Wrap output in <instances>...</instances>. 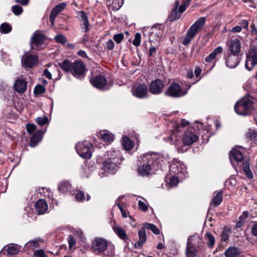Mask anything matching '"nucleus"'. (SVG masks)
I'll return each mask as SVG.
<instances>
[{
	"label": "nucleus",
	"mask_w": 257,
	"mask_h": 257,
	"mask_svg": "<svg viewBox=\"0 0 257 257\" xmlns=\"http://www.w3.org/2000/svg\"><path fill=\"white\" fill-rule=\"evenodd\" d=\"M170 162V159L168 155L164 156L154 153H147L143 156L137 172L142 176H147L152 172L159 169L163 170Z\"/></svg>",
	"instance_id": "obj_1"
},
{
	"label": "nucleus",
	"mask_w": 257,
	"mask_h": 257,
	"mask_svg": "<svg viewBox=\"0 0 257 257\" xmlns=\"http://www.w3.org/2000/svg\"><path fill=\"white\" fill-rule=\"evenodd\" d=\"M119 155L117 151H109L105 153L103 157L98 159L97 162L100 165L102 177L107 173H114L117 170L119 163Z\"/></svg>",
	"instance_id": "obj_2"
},
{
	"label": "nucleus",
	"mask_w": 257,
	"mask_h": 257,
	"mask_svg": "<svg viewBox=\"0 0 257 257\" xmlns=\"http://www.w3.org/2000/svg\"><path fill=\"white\" fill-rule=\"evenodd\" d=\"M198 139V137L193 133V129L189 128L187 131L184 132L183 134L176 135L173 140L171 144L175 146L176 149L179 151L182 152V146L184 145H190L195 142Z\"/></svg>",
	"instance_id": "obj_3"
},
{
	"label": "nucleus",
	"mask_w": 257,
	"mask_h": 257,
	"mask_svg": "<svg viewBox=\"0 0 257 257\" xmlns=\"http://www.w3.org/2000/svg\"><path fill=\"white\" fill-rule=\"evenodd\" d=\"M108 247H111V251L106 255L111 256L114 254V246L113 245H111V243H109L105 238L96 237L91 243V249L94 253L98 254L104 253Z\"/></svg>",
	"instance_id": "obj_4"
},
{
	"label": "nucleus",
	"mask_w": 257,
	"mask_h": 257,
	"mask_svg": "<svg viewBox=\"0 0 257 257\" xmlns=\"http://www.w3.org/2000/svg\"><path fill=\"white\" fill-rule=\"evenodd\" d=\"M206 22L205 17H200L188 29L186 37L183 40V44L187 45L189 44L197 32L201 30L205 25Z\"/></svg>",
	"instance_id": "obj_5"
},
{
	"label": "nucleus",
	"mask_w": 257,
	"mask_h": 257,
	"mask_svg": "<svg viewBox=\"0 0 257 257\" xmlns=\"http://www.w3.org/2000/svg\"><path fill=\"white\" fill-rule=\"evenodd\" d=\"M252 107V100L247 98H242L236 103L234 110L237 114L245 116L249 114Z\"/></svg>",
	"instance_id": "obj_6"
},
{
	"label": "nucleus",
	"mask_w": 257,
	"mask_h": 257,
	"mask_svg": "<svg viewBox=\"0 0 257 257\" xmlns=\"http://www.w3.org/2000/svg\"><path fill=\"white\" fill-rule=\"evenodd\" d=\"M200 240L197 234L190 235L188 237L186 248V254L187 257H196L197 249L196 245Z\"/></svg>",
	"instance_id": "obj_7"
},
{
	"label": "nucleus",
	"mask_w": 257,
	"mask_h": 257,
	"mask_svg": "<svg viewBox=\"0 0 257 257\" xmlns=\"http://www.w3.org/2000/svg\"><path fill=\"white\" fill-rule=\"evenodd\" d=\"M92 145L88 141L78 143L75 149L78 155L83 158L89 159L92 156Z\"/></svg>",
	"instance_id": "obj_8"
},
{
	"label": "nucleus",
	"mask_w": 257,
	"mask_h": 257,
	"mask_svg": "<svg viewBox=\"0 0 257 257\" xmlns=\"http://www.w3.org/2000/svg\"><path fill=\"white\" fill-rule=\"evenodd\" d=\"M170 171L174 175L177 176L180 179H184L187 174V167L180 161H176L170 166Z\"/></svg>",
	"instance_id": "obj_9"
},
{
	"label": "nucleus",
	"mask_w": 257,
	"mask_h": 257,
	"mask_svg": "<svg viewBox=\"0 0 257 257\" xmlns=\"http://www.w3.org/2000/svg\"><path fill=\"white\" fill-rule=\"evenodd\" d=\"M189 124V122L184 119L181 120L180 124H176L172 132V134L167 138H164V140L167 143H172L176 135L181 134L182 135L185 132L184 127Z\"/></svg>",
	"instance_id": "obj_10"
},
{
	"label": "nucleus",
	"mask_w": 257,
	"mask_h": 257,
	"mask_svg": "<svg viewBox=\"0 0 257 257\" xmlns=\"http://www.w3.org/2000/svg\"><path fill=\"white\" fill-rule=\"evenodd\" d=\"M187 91H183L181 86L176 83L171 84L165 92L166 95L172 97H181L185 95Z\"/></svg>",
	"instance_id": "obj_11"
},
{
	"label": "nucleus",
	"mask_w": 257,
	"mask_h": 257,
	"mask_svg": "<svg viewBox=\"0 0 257 257\" xmlns=\"http://www.w3.org/2000/svg\"><path fill=\"white\" fill-rule=\"evenodd\" d=\"M85 67L81 61H76L73 63L71 73L76 78L82 79L85 77Z\"/></svg>",
	"instance_id": "obj_12"
},
{
	"label": "nucleus",
	"mask_w": 257,
	"mask_h": 257,
	"mask_svg": "<svg viewBox=\"0 0 257 257\" xmlns=\"http://www.w3.org/2000/svg\"><path fill=\"white\" fill-rule=\"evenodd\" d=\"M256 65L257 50L252 49L246 55L245 67L247 70L251 71Z\"/></svg>",
	"instance_id": "obj_13"
},
{
	"label": "nucleus",
	"mask_w": 257,
	"mask_h": 257,
	"mask_svg": "<svg viewBox=\"0 0 257 257\" xmlns=\"http://www.w3.org/2000/svg\"><path fill=\"white\" fill-rule=\"evenodd\" d=\"M45 39L46 37L42 32L36 31L31 37L30 42L31 49L34 50L38 49V47L44 42Z\"/></svg>",
	"instance_id": "obj_14"
},
{
	"label": "nucleus",
	"mask_w": 257,
	"mask_h": 257,
	"mask_svg": "<svg viewBox=\"0 0 257 257\" xmlns=\"http://www.w3.org/2000/svg\"><path fill=\"white\" fill-rule=\"evenodd\" d=\"M132 92L134 96L139 98H144L148 96V89L146 84H140L134 86L132 89Z\"/></svg>",
	"instance_id": "obj_15"
},
{
	"label": "nucleus",
	"mask_w": 257,
	"mask_h": 257,
	"mask_svg": "<svg viewBox=\"0 0 257 257\" xmlns=\"http://www.w3.org/2000/svg\"><path fill=\"white\" fill-rule=\"evenodd\" d=\"M227 48L228 54L239 56V54L241 51L240 41L237 38L231 40L228 44Z\"/></svg>",
	"instance_id": "obj_16"
},
{
	"label": "nucleus",
	"mask_w": 257,
	"mask_h": 257,
	"mask_svg": "<svg viewBox=\"0 0 257 257\" xmlns=\"http://www.w3.org/2000/svg\"><path fill=\"white\" fill-rule=\"evenodd\" d=\"M164 86V84L161 79H156L151 82L149 90L152 94L158 95L162 92Z\"/></svg>",
	"instance_id": "obj_17"
},
{
	"label": "nucleus",
	"mask_w": 257,
	"mask_h": 257,
	"mask_svg": "<svg viewBox=\"0 0 257 257\" xmlns=\"http://www.w3.org/2000/svg\"><path fill=\"white\" fill-rule=\"evenodd\" d=\"M37 57L30 54H26L22 59V66L26 68L33 67L37 62Z\"/></svg>",
	"instance_id": "obj_18"
},
{
	"label": "nucleus",
	"mask_w": 257,
	"mask_h": 257,
	"mask_svg": "<svg viewBox=\"0 0 257 257\" xmlns=\"http://www.w3.org/2000/svg\"><path fill=\"white\" fill-rule=\"evenodd\" d=\"M225 64L226 67L230 69L236 67L240 62L239 56L228 54L226 57H225Z\"/></svg>",
	"instance_id": "obj_19"
},
{
	"label": "nucleus",
	"mask_w": 257,
	"mask_h": 257,
	"mask_svg": "<svg viewBox=\"0 0 257 257\" xmlns=\"http://www.w3.org/2000/svg\"><path fill=\"white\" fill-rule=\"evenodd\" d=\"M67 6V3L62 2L57 5L54 9H52L49 16L50 21L52 26L54 25L55 20L57 15L62 11H63Z\"/></svg>",
	"instance_id": "obj_20"
},
{
	"label": "nucleus",
	"mask_w": 257,
	"mask_h": 257,
	"mask_svg": "<svg viewBox=\"0 0 257 257\" xmlns=\"http://www.w3.org/2000/svg\"><path fill=\"white\" fill-rule=\"evenodd\" d=\"M92 85L99 89H102L106 86L107 81L105 77L103 75H97L90 80Z\"/></svg>",
	"instance_id": "obj_21"
},
{
	"label": "nucleus",
	"mask_w": 257,
	"mask_h": 257,
	"mask_svg": "<svg viewBox=\"0 0 257 257\" xmlns=\"http://www.w3.org/2000/svg\"><path fill=\"white\" fill-rule=\"evenodd\" d=\"M71 184L66 180L62 181L58 184L59 191L63 194L67 193H69L70 194H72L73 190H71Z\"/></svg>",
	"instance_id": "obj_22"
},
{
	"label": "nucleus",
	"mask_w": 257,
	"mask_h": 257,
	"mask_svg": "<svg viewBox=\"0 0 257 257\" xmlns=\"http://www.w3.org/2000/svg\"><path fill=\"white\" fill-rule=\"evenodd\" d=\"M112 228L113 231L115 233V234L120 239L124 240V241H126V240H128V237L125 231L121 226L114 222L112 226Z\"/></svg>",
	"instance_id": "obj_23"
},
{
	"label": "nucleus",
	"mask_w": 257,
	"mask_h": 257,
	"mask_svg": "<svg viewBox=\"0 0 257 257\" xmlns=\"http://www.w3.org/2000/svg\"><path fill=\"white\" fill-rule=\"evenodd\" d=\"M44 133L42 130L36 131L31 138L30 146L35 147L41 141Z\"/></svg>",
	"instance_id": "obj_24"
},
{
	"label": "nucleus",
	"mask_w": 257,
	"mask_h": 257,
	"mask_svg": "<svg viewBox=\"0 0 257 257\" xmlns=\"http://www.w3.org/2000/svg\"><path fill=\"white\" fill-rule=\"evenodd\" d=\"M35 207L38 214H43L46 211L48 205L45 200L40 199L35 203Z\"/></svg>",
	"instance_id": "obj_25"
},
{
	"label": "nucleus",
	"mask_w": 257,
	"mask_h": 257,
	"mask_svg": "<svg viewBox=\"0 0 257 257\" xmlns=\"http://www.w3.org/2000/svg\"><path fill=\"white\" fill-rule=\"evenodd\" d=\"M139 240L135 243V247L137 248H141L146 241V233L144 227L139 231Z\"/></svg>",
	"instance_id": "obj_26"
},
{
	"label": "nucleus",
	"mask_w": 257,
	"mask_h": 257,
	"mask_svg": "<svg viewBox=\"0 0 257 257\" xmlns=\"http://www.w3.org/2000/svg\"><path fill=\"white\" fill-rule=\"evenodd\" d=\"M229 158L231 162L233 161L237 163L241 162L243 159V157L241 152L235 149H233L230 151Z\"/></svg>",
	"instance_id": "obj_27"
},
{
	"label": "nucleus",
	"mask_w": 257,
	"mask_h": 257,
	"mask_svg": "<svg viewBox=\"0 0 257 257\" xmlns=\"http://www.w3.org/2000/svg\"><path fill=\"white\" fill-rule=\"evenodd\" d=\"M15 90L19 93H23L27 89V82L23 79H18L15 84Z\"/></svg>",
	"instance_id": "obj_28"
},
{
	"label": "nucleus",
	"mask_w": 257,
	"mask_h": 257,
	"mask_svg": "<svg viewBox=\"0 0 257 257\" xmlns=\"http://www.w3.org/2000/svg\"><path fill=\"white\" fill-rule=\"evenodd\" d=\"M179 177L174 175L172 177L166 179V186L168 189L177 186L179 182Z\"/></svg>",
	"instance_id": "obj_29"
},
{
	"label": "nucleus",
	"mask_w": 257,
	"mask_h": 257,
	"mask_svg": "<svg viewBox=\"0 0 257 257\" xmlns=\"http://www.w3.org/2000/svg\"><path fill=\"white\" fill-rule=\"evenodd\" d=\"M223 51V48L221 46H218L217 48H216L208 56H207L205 59V61L206 62L210 63L213 60L215 59L216 57V56L218 54H221Z\"/></svg>",
	"instance_id": "obj_30"
},
{
	"label": "nucleus",
	"mask_w": 257,
	"mask_h": 257,
	"mask_svg": "<svg viewBox=\"0 0 257 257\" xmlns=\"http://www.w3.org/2000/svg\"><path fill=\"white\" fill-rule=\"evenodd\" d=\"M240 253L239 249L235 247H230L227 248L224 252L225 257H235L239 255Z\"/></svg>",
	"instance_id": "obj_31"
},
{
	"label": "nucleus",
	"mask_w": 257,
	"mask_h": 257,
	"mask_svg": "<svg viewBox=\"0 0 257 257\" xmlns=\"http://www.w3.org/2000/svg\"><path fill=\"white\" fill-rule=\"evenodd\" d=\"M7 254L15 255L20 251V248L17 244H10L7 246Z\"/></svg>",
	"instance_id": "obj_32"
},
{
	"label": "nucleus",
	"mask_w": 257,
	"mask_h": 257,
	"mask_svg": "<svg viewBox=\"0 0 257 257\" xmlns=\"http://www.w3.org/2000/svg\"><path fill=\"white\" fill-rule=\"evenodd\" d=\"M99 135L101 139L105 143H110L113 140V134L107 132H101Z\"/></svg>",
	"instance_id": "obj_33"
},
{
	"label": "nucleus",
	"mask_w": 257,
	"mask_h": 257,
	"mask_svg": "<svg viewBox=\"0 0 257 257\" xmlns=\"http://www.w3.org/2000/svg\"><path fill=\"white\" fill-rule=\"evenodd\" d=\"M41 240L40 239H34L29 241L25 245V248L27 249H34L39 246L40 242Z\"/></svg>",
	"instance_id": "obj_34"
},
{
	"label": "nucleus",
	"mask_w": 257,
	"mask_h": 257,
	"mask_svg": "<svg viewBox=\"0 0 257 257\" xmlns=\"http://www.w3.org/2000/svg\"><path fill=\"white\" fill-rule=\"evenodd\" d=\"M122 145L124 150L128 151L134 147V143L132 140L127 137H122Z\"/></svg>",
	"instance_id": "obj_35"
},
{
	"label": "nucleus",
	"mask_w": 257,
	"mask_h": 257,
	"mask_svg": "<svg viewBox=\"0 0 257 257\" xmlns=\"http://www.w3.org/2000/svg\"><path fill=\"white\" fill-rule=\"evenodd\" d=\"M71 194L73 196H75V199L78 202H83L86 199L84 197V192L82 191L73 190L72 194Z\"/></svg>",
	"instance_id": "obj_36"
},
{
	"label": "nucleus",
	"mask_w": 257,
	"mask_h": 257,
	"mask_svg": "<svg viewBox=\"0 0 257 257\" xmlns=\"http://www.w3.org/2000/svg\"><path fill=\"white\" fill-rule=\"evenodd\" d=\"M143 199L144 201H142V200H139L138 201V208L140 210L143 211H146L148 209V205L147 200L143 198L141 196H138L137 198V200H138V198Z\"/></svg>",
	"instance_id": "obj_37"
},
{
	"label": "nucleus",
	"mask_w": 257,
	"mask_h": 257,
	"mask_svg": "<svg viewBox=\"0 0 257 257\" xmlns=\"http://www.w3.org/2000/svg\"><path fill=\"white\" fill-rule=\"evenodd\" d=\"M222 201V194L221 191L218 192L213 197L212 202L215 206L219 205Z\"/></svg>",
	"instance_id": "obj_38"
},
{
	"label": "nucleus",
	"mask_w": 257,
	"mask_h": 257,
	"mask_svg": "<svg viewBox=\"0 0 257 257\" xmlns=\"http://www.w3.org/2000/svg\"><path fill=\"white\" fill-rule=\"evenodd\" d=\"M143 227L145 229H148L152 230L153 233L156 234H159L160 233V230L158 228L153 224L146 223L143 225Z\"/></svg>",
	"instance_id": "obj_39"
},
{
	"label": "nucleus",
	"mask_w": 257,
	"mask_h": 257,
	"mask_svg": "<svg viewBox=\"0 0 257 257\" xmlns=\"http://www.w3.org/2000/svg\"><path fill=\"white\" fill-rule=\"evenodd\" d=\"M181 17V14L178 13L177 9H173L171 14L168 16V20L170 22H173L175 20L179 19Z\"/></svg>",
	"instance_id": "obj_40"
},
{
	"label": "nucleus",
	"mask_w": 257,
	"mask_h": 257,
	"mask_svg": "<svg viewBox=\"0 0 257 257\" xmlns=\"http://www.w3.org/2000/svg\"><path fill=\"white\" fill-rule=\"evenodd\" d=\"M230 233V229L228 227H224L223 228V231H222L221 235V240L224 241H226L229 238Z\"/></svg>",
	"instance_id": "obj_41"
},
{
	"label": "nucleus",
	"mask_w": 257,
	"mask_h": 257,
	"mask_svg": "<svg viewBox=\"0 0 257 257\" xmlns=\"http://www.w3.org/2000/svg\"><path fill=\"white\" fill-rule=\"evenodd\" d=\"M73 63L65 60L61 64L60 66L63 70L66 72L71 71Z\"/></svg>",
	"instance_id": "obj_42"
},
{
	"label": "nucleus",
	"mask_w": 257,
	"mask_h": 257,
	"mask_svg": "<svg viewBox=\"0 0 257 257\" xmlns=\"http://www.w3.org/2000/svg\"><path fill=\"white\" fill-rule=\"evenodd\" d=\"M12 30V27L10 24L7 23L2 24L0 27V31L1 33L7 34Z\"/></svg>",
	"instance_id": "obj_43"
},
{
	"label": "nucleus",
	"mask_w": 257,
	"mask_h": 257,
	"mask_svg": "<svg viewBox=\"0 0 257 257\" xmlns=\"http://www.w3.org/2000/svg\"><path fill=\"white\" fill-rule=\"evenodd\" d=\"M242 168L247 177L248 178H252L253 177V175L250 170L249 164L247 162H245L243 164Z\"/></svg>",
	"instance_id": "obj_44"
},
{
	"label": "nucleus",
	"mask_w": 257,
	"mask_h": 257,
	"mask_svg": "<svg viewBox=\"0 0 257 257\" xmlns=\"http://www.w3.org/2000/svg\"><path fill=\"white\" fill-rule=\"evenodd\" d=\"M48 121V118L46 116L38 117L36 119V121L40 126H42L46 124Z\"/></svg>",
	"instance_id": "obj_45"
},
{
	"label": "nucleus",
	"mask_w": 257,
	"mask_h": 257,
	"mask_svg": "<svg viewBox=\"0 0 257 257\" xmlns=\"http://www.w3.org/2000/svg\"><path fill=\"white\" fill-rule=\"evenodd\" d=\"M207 237V245L210 247L212 248L215 242V239L213 235L210 233H206Z\"/></svg>",
	"instance_id": "obj_46"
},
{
	"label": "nucleus",
	"mask_w": 257,
	"mask_h": 257,
	"mask_svg": "<svg viewBox=\"0 0 257 257\" xmlns=\"http://www.w3.org/2000/svg\"><path fill=\"white\" fill-rule=\"evenodd\" d=\"M246 136L250 140H255L257 138V132L252 130H248Z\"/></svg>",
	"instance_id": "obj_47"
},
{
	"label": "nucleus",
	"mask_w": 257,
	"mask_h": 257,
	"mask_svg": "<svg viewBox=\"0 0 257 257\" xmlns=\"http://www.w3.org/2000/svg\"><path fill=\"white\" fill-rule=\"evenodd\" d=\"M191 0H183V4L179 8V12L183 13L189 6Z\"/></svg>",
	"instance_id": "obj_48"
},
{
	"label": "nucleus",
	"mask_w": 257,
	"mask_h": 257,
	"mask_svg": "<svg viewBox=\"0 0 257 257\" xmlns=\"http://www.w3.org/2000/svg\"><path fill=\"white\" fill-rule=\"evenodd\" d=\"M45 91V87L42 85H37L35 86L34 92L35 95H39L44 93Z\"/></svg>",
	"instance_id": "obj_49"
},
{
	"label": "nucleus",
	"mask_w": 257,
	"mask_h": 257,
	"mask_svg": "<svg viewBox=\"0 0 257 257\" xmlns=\"http://www.w3.org/2000/svg\"><path fill=\"white\" fill-rule=\"evenodd\" d=\"M12 10L13 13L17 16L21 15L23 11L22 7L19 5L14 6Z\"/></svg>",
	"instance_id": "obj_50"
},
{
	"label": "nucleus",
	"mask_w": 257,
	"mask_h": 257,
	"mask_svg": "<svg viewBox=\"0 0 257 257\" xmlns=\"http://www.w3.org/2000/svg\"><path fill=\"white\" fill-rule=\"evenodd\" d=\"M141 35L139 33L136 34L135 39L133 41V44L136 46H138L141 44Z\"/></svg>",
	"instance_id": "obj_51"
},
{
	"label": "nucleus",
	"mask_w": 257,
	"mask_h": 257,
	"mask_svg": "<svg viewBox=\"0 0 257 257\" xmlns=\"http://www.w3.org/2000/svg\"><path fill=\"white\" fill-rule=\"evenodd\" d=\"M68 242L70 249H72L76 244V240L72 235L70 234L68 237Z\"/></svg>",
	"instance_id": "obj_52"
},
{
	"label": "nucleus",
	"mask_w": 257,
	"mask_h": 257,
	"mask_svg": "<svg viewBox=\"0 0 257 257\" xmlns=\"http://www.w3.org/2000/svg\"><path fill=\"white\" fill-rule=\"evenodd\" d=\"M54 39L56 42L62 44H65L67 41L66 37L62 35H56L55 36Z\"/></svg>",
	"instance_id": "obj_53"
},
{
	"label": "nucleus",
	"mask_w": 257,
	"mask_h": 257,
	"mask_svg": "<svg viewBox=\"0 0 257 257\" xmlns=\"http://www.w3.org/2000/svg\"><path fill=\"white\" fill-rule=\"evenodd\" d=\"M26 129L28 134H32L35 131L36 126L34 124L28 123L26 125Z\"/></svg>",
	"instance_id": "obj_54"
},
{
	"label": "nucleus",
	"mask_w": 257,
	"mask_h": 257,
	"mask_svg": "<svg viewBox=\"0 0 257 257\" xmlns=\"http://www.w3.org/2000/svg\"><path fill=\"white\" fill-rule=\"evenodd\" d=\"M114 43L112 40H108L104 45L105 49L108 50H112L114 48Z\"/></svg>",
	"instance_id": "obj_55"
},
{
	"label": "nucleus",
	"mask_w": 257,
	"mask_h": 257,
	"mask_svg": "<svg viewBox=\"0 0 257 257\" xmlns=\"http://www.w3.org/2000/svg\"><path fill=\"white\" fill-rule=\"evenodd\" d=\"M124 35L122 33L115 34L113 36V40L117 43H119L123 39Z\"/></svg>",
	"instance_id": "obj_56"
},
{
	"label": "nucleus",
	"mask_w": 257,
	"mask_h": 257,
	"mask_svg": "<svg viewBox=\"0 0 257 257\" xmlns=\"http://www.w3.org/2000/svg\"><path fill=\"white\" fill-rule=\"evenodd\" d=\"M34 254L36 257H47L44 250L38 249L34 251Z\"/></svg>",
	"instance_id": "obj_57"
},
{
	"label": "nucleus",
	"mask_w": 257,
	"mask_h": 257,
	"mask_svg": "<svg viewBox=\"0 0 257 257\" xmlns=\"http://www.w3.org/2000/svg\"><path fill=\"white\" fill-rule=\"evenodd\" d=\"M82 27L83 29H84V32H88L89 31V21H85L84 22H82L81 24Z\"/></svg>",
	"instance_id": "obj_58"
},
{
	"label": "nucleus",
	"mask_w": 257,
	"mask_h": 257,
	"mask_svg": "<svg viewBox=\"0 0 257 257\" xmlns=\"http://www.w3.org/2000/svg\"><path fill=\"white\" fill-rule=\"evenodd\" d=\"M74 234L75 235L78 236L79 238H83V233L80 229H75L74 230Z\"/></svg>",
	"instance_id": "obj_59"
},
{
	"label": "nucleus",
	"mask_w": 257,
	"mask_h": 257,
	"mask_svg": "<svg viewBox=\"0 0 257 257\" xmlns=\"http://www.w3.org/2000/svg\"><path fill=\"white\" fill-rule=\"evenodd\" d=\"M78 13L80 14L82 22L88 21V18L86 15V13L84 11H79Z\"/></svg>",
	"instance_id": "obj_60"
},
{
	"label": "nucleus",
	"mask_w": 257,
	"mask_h": 257,
	"mask_svg": "<svg viewBox=\"0 0 257 257\" xmlns=\"http://www.w3.org/2000/svg\"><path fill=\"white\" fill-rule=\"evenodd\" d=\"M251 233L255 236H257V222H255L251 227Z\"/></svg>",
	"instance_id": "obj_61"
},
{
	"label": "nucleus",
	"mask_w": 257,
	"mask_h": 257,
	"mask_svg": "<svg viewBox=\"0 0 257 257\" xmlns=\"http://www.w3.org/2000/svg\"><path fill=\"white\" fill-rule=\"evenodd\" d=\"M239 24L241 27L247 29L248 26V22L246 20H242L239 22Z\"/></svg>",
	"instance_id": "obj_62"
},
{
	"label": "nucleus",
	"mask_w": 257,
	"mask_h": 257,
	"mask_svg": "<svg viewBox=\"0 0 257 257\" xmlns=\"http://www.w3.org/2000/svg\"><path fill=\"white\" fill-rule=\"evenodd\" d=\"M242 27L241 26H237L234 27L231 29V32L233 33H238L241 32Z\"/></svg>",
	"instance_id": "obj_63"
},
{
	"label": "nucleus",
	"mask_w": 257,
	"mask_h": 257,
	"mask_svg": "<svg viewBox=\"0 0 257 257\" xmlns=\"http://www.w3.org/2000/svg\"><path fill=\"white\" fill-rule=\"evenodd\" d=\"M156 51V48L155 47H151L149 49V55L150 56H153L154 54L155 53Z\"/></svg>",
	"instance_id": "obj_64"
}]
</instances>
